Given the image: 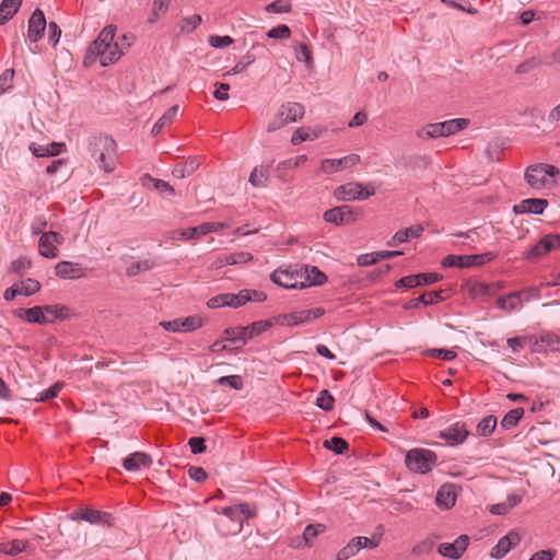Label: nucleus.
Here are the masks:
<instances>
[{
    "label": "nucleus",
    "mask_w": 560,
    "mask_h": 560,
    "mask_svg": "<svg viewBox=\"0 0 560 560\" xmlns=\"http://www.w3.org/2000/svg\"><path fill=\"white\" fill-rule=\"evenodd\" d=\"M423 233V226L420 224L412 225L407 229L397 231L394 236L387 242L388 246H396L400 243L407 242L409 238L420 237Z\"/></svg>",
    "instance_id": "nucleus-24"
},
{
    "label": "nucleus",
    "mask_w": 560,
    "mask_h": 560,
    "mask_svg": "<svg viewBox=\"0 0 560 560\" xmlns=\"http://www.w3.org/2000/svg\"><path fill=\"white\" fill-rule=\"evenodd\" d=\"M145 182H150L152 183L153 185V188L159 192L161 194L162 196H164L165 194L170 195V196H174L175 195V189L173 186H171L165 180H162V179H158V178H153L150 174H144L143 177H142V184L145 185Z\"/></svg>",
    "instance_id": "nucleus-37"
},
{
    "label": "nucleus",
    "mask_w": 560,
    "mask_h": 560,
    "mask_svg": "<svg viewBox=\"0 0 560 560\" xmlns=\"http://www.w3.org/2000/svg\"><path fill=\"white\" fill-rule=\"evenodd\" d=\"M469 545V537L467 535L458 536L453 542H442L438 547V552L450 559H459Z\"/></svg>",
    "instance_id": "nucleus-11"
},
{
    "label": "nucleus",
    "mask_w": 560,
    "mask_h": 560,
    "mask_svg": "<svg viewBox=\"0 0 560 560\" xmlns=\"http://www.w3.org/2000/svg\"><path fill=\"white\" fill-rule=\"evenodd\" d=\"M560 249V234H546L527 253V259H539L546 254Z\"/></svg>",
    "instance_id": "nucleus-7"
},
{
    "label": "nucleus",
    "mask_w": 560,
    "mask_h": 560,
    "mask_svg": "<svg viewBox=\"0 0 560 560\" xmlns=\"http://www.w3.org/2000/svg\"><path fill=\"white\" fill-rule=\"evenodd\" d=\"M15 284L18 287V290L20 291V295L24 296L33 295L40 290V283L32 278H27L25 280L16 282Z\"/></svg>",
    "instance_id": "nucleus-42"
},
{
    "label": "nucleus",
    "mask_w": 560,
    "mask_h": 560,
    "mask_svg": "<svg viewBox=\"0 0 560 560\" xmlns=\"http://www.w3.org/2000/svg\"><path fill=\"white\" fill-rule=\"evenodd\" d=\"M63 385H65L63 382H56L49 388L42 392L39 397L36 400L47 401L49 399L57 397L58 394L60 393V390L62 389Z\"/></svg>",
    "instance_id": "nucleus-56"
},
{
    "label": "nucleus",
    "mask_w": 560,
    "mask_h": 560,
    "mask_svg": "<svg viewBox=\"0 0 560 560\" xmlns=\"http://www.w3.org/2000/svg\"><path fill=\"white\" fill-rule=\"evenodd\" d=\"M469 436V431L465 422L456 421L447 428L441 430L438 438L445 441L448 446H457L463 444Z\"/></svg>",
    "instance_id": "nucleus-8"
},
{
    "label": "nucleus",
    "mask_w": 560,
    "mask_h": 560,
    "mask_svg": "<svg viewBox=\"0 0 560 560\" xmlns=\"http://www.w3.org/2000/svg\"><path fill=\"white\" fill-rule=\"evenodd\" d=\"M32 266L31 260L25 257H20L11 262L10 271L14 273H23L25 270L30 269Z\"/></svg>",
    "instance_id": "nucleus-60"
},
{
    "label": "nucleus",
    "mask_w": 560,
    "mask_h": 560,
    "mask_svg": "<svg viewBox=\"0 0 560 560\" xmlns=\"http://www.w3.org/2000/svg\"><path fill=\"white\" fill-rule=\"evenodd\" d=\"M495 255L491 252L475 255H447L443 261V267L470 268L482 266L492 261Z\"/></svg>",
    "instance_id": "nucleus-5"
},
{
    "label": "nucleus",
    "mask_w": 560,
    "mask_h": 560,
    "mask_svg": "<svg viewBox=\"0 0 560 560\" xmlns=\"http://www.w3.org/2000/svg\"><path fill=\"white\" fill-rule=\"evenodd\" d=\"M278 167L279 166L275 168L272 164L267 166L261 165L260 167H255L250 173L249 183L255 187L265 186L270 176V172L277 171Z\"/></svg>",
    "instance_id": "nucleus-30"
},
{
    "label": "nucleus",
    "mask_w": 560,
    "mask_h": 560,
    "mask_svg": "<svg viewBox=\"0 0 560 560\" xmlns=\"http://www.w3.org/2000/svg\"><path fill=\"white\" fill-rule=\"evenodd\" d=\"M421 277L419 275H411L400 278L396 281L395 285L396 288H416L420 285L419 279Z\"/></svg>",
    "instance_id": "nucleus-59"
},
{
    "label": "nucleus",
    "mask_w": 560,
    "mask_h": 560,
    "mask_svg": "<svg viewBox=\"0 0 560 560\" xmlns=\"http://www.w3.org/2000/svg\"><path fill=\"white\" fill-rule=\"evenodd\" d=\"M442 294H443L442 290L425 292V293L421 294L419 298L411 300L405 306V308L418 307L420 304H422V305L435 304L444 299Z\"/></svg>",
    "instance_id": "nucleus-31"
},
{
    "label": "nucleus",
    "mask_w": 560,
    "mask_h": 560,
    "mask_svg": "<svg viewBox=\"0 0 560 560\" xmlns=\"http://www.w3.org/2000/svg\"><path fill=\"white\" fill-rule=\"evenodd\" d=\"M171 0H154L152 14L149 18V23H155L160 13H165L168 9Z\"/></svg>",
    "instance_id": "nucleus-54"
},
{
    "label": "nucleus",
    "mask_w": 560,
    "mask_h": 560,
    "mask_svg": "<svg viewBox=\"0 0 560 560\" xmlns=\"http://www.w3.org/2000/svg\"><path fill=\"white\" fill-rule=\"evenodd\" d=\"M360 162V155L349 154L341 159H325L322 161L320 168L327 174L339 172L343 168H348L357 165Z\"/></svg>",
    "instance_id": "nucleus-16"
},
{
    "label": "nucleus",
    "mask_w": 560,
    "mask_h": 560,
    "mask_svg": "<svg viewBox=\"0 0 560 560\" xmlns=\"http://www.w3.org/2000/svg\"><path fill=\"white\" fill-rule=\"evenodd\" d=\"M30 150L35 156L44 158V156H56L58 155V150H50L48 145L37 144L32 142L30 145Z\"/></svg>",
    "instance_id": "nucleus-57"
},
{
    "label": "nucleus",
    "mask_w": 560,
    "mask_h": 560,
    "mask_svg": "<svg viewBox=\"0 0 560 560\" xmlns=\"http://www.w3.org/2000/svg\"><path fill=\"white\" fill-rule=\"evenodd\" d=\"M378 540L374 538H368L358 536L352 538L342 549L337 553V560H348L355 556L362 548L374 549L378 546Z\"/></svg>",
    "instance_id": "nucleus-10"
},
{
    "label": "nucleus",
    "mask_w": 560,
    "mask_h": 560,
    "mask_svg": "<svg viewBox=\"0 0 560 560\" xmlns=\"http://www.w3.org/2000/svg\"><path fill=\"white\" fill-rule=\"evenodd\" d=\"M497 427V418L494 416H487L482 418L477 424V434L480 436H489Z\"/></svg>",
    "instance_id": "nucleus-44"
},
{
    "label": "nucleus",
    "mask_w": 560,
    "mask_h": 560,
    "mask_svg": "<svg viewBox=\"0 0 560 560\" xmlns=\"http://www.w3.org/2000/svg\"><path fill=\"white\" fill-rule=\"evenodd\" d=\"M497 305L501 310L508 312L520 310L523 306V298H521V292L515 291L504 296L498 298Z\"/></svg>",
    "instance_id": "nucleus-27"
},
{
    "label": "nucleus",
    "mask_w": 560,
    "mask_h": 560,
    "mask_svg": "<svg viewBox=\"0 0 560 560\" xmlns=\"http://www.w3.org/2000/svg\"><path fill=\"white\" fill-rule=\"evenodd\" d=\"M209 44L214 48H223L233 44V38L231 36H219V35H210L208 39Z\"/></svg>",
    "instance_id": "nucleus-63"
},
{
    "label": "nucleus",
    "mask_w": 560,
    "mask_h": 560,
    "mask_svg": "<svg viewBox=\"0 0 560 560\" xmlns=\"http://www.w3.org/2000/svg\"><path fill=\"white\" fill-rule=\"evenodd\" d=\"M22 0H2L0 3V25L5 24L18 12Z\"/></svg>",
    "instance_id": "nucleus-33"
},
{
    "label": "nucleus",
    "mask_w": 560,
    "mask_h": 560,
    "mask_svg": "<svg viewBox=\"0 0 560 560\" xmlns=\"http://www.w3.org/2000/svg\"><path fill=\"white\" fill-rule=\"evenodd\" d=\"M468 293L470 298L485 302L494 293V289L491 284L474 282L469 285Z\"/></svg>",
    "instance_id": "nucleus-29"
},
{
    "label": "nucleus",
    "mask_w": 560,
    "mask_h": 560,
    "mask_svg": "<svg viewBox=\"0 0 560 560\" xmlns=\"http://www.w3.org/2000/svg\"><path fill=\"white\" fill-rule=\"evenodd\" d=\"M62 241L63 237L57 232L43 233L38 242L40 255L47 258H56L59 252L56 244H61Z\"/></svg>",
    "instance_id": "nucleus-14"
},
{
    "label": "nucleus",
    "mask_w": 560,
    "mask_h": 560,
    "mask_svg": "<svg viewBox=\"0 0 560 560\" xmlns=\"http://www.w3.org/2000/svg\"><path fill=\"white\" fill-rule=\"evenodd\" d=\"M283 114H285V121L295 122L299 119L303 118L305 114L304 106L295 102L288 103V105L285 106V112H282V115Z\"/></svg>",
    "instance_id": "nucleus-41"
},
{
    "label": "nucleus",
    "mask_w": 560,
    "mask_h": 560,
    "mask_svg": "<svg viewBox=\"0 0 560 560\" xmlns=\"http://www.w3.org/2000/svg\"><path fill=\"white\" fill-rule=\"evenodd\" d=\"M46 19L40 9H35L28 20L27 36L32 43L38 42L45 32Z\"/></svg>",
    "instance_id": "nucleus-17"
},
{
    "label": "nucleus",
    "mask_w": 560,
    "mask_h": 560,
    "mask_svg": "<svg viewBox=\"0 0 560 560\" xmlns=\"http://www.w3.org/2000/svg\"><path fill=\"white\" fill-rule=\"evenodd\" d=\"M202 318L198 315L179 317L173 320H163L160 326L167 331L173 332H189L202 327Z\"/></svg>",
    "instance_id": "nucleus-9"
},
{
    "label": "nucleus",
    "mask_w": 560,
    "mask_h": 560,
    "mask_svg": "<svg viewBox=\"0 0 560 560\" xmlns=\"http://www.w3.org/2000/svg\"><path fill=\"white\" fill-rule=\"evenodd\" d=\"M320 136V132H317L315 130H310L308 128H299L294 131L291 138V143L296 145L300 144L306 140H314L317 139Z\"/></svg>",
    "instance_id": "nucleus-43"
},
{
    "label": "nucleus",
    "mask_w": 560,
    "mask_h": 560,
    "mask_svg": "<svg viewBox=\"0 0 560 560\" xmlns=\"http://www.w3.org/2000/svg\"><path fill=\"white\" fill-rule=\"evenodd\" d=\"M540 66L541 61L538 58L533 57L518 65L515 69V72L517 74L528 73L535 69H538Z\"/></svg>",
    "instance_id": "nucleus-55"
},
{
    "label": "nucleus",
    "mask_w": 560,
    "mask_h": 560,
    "mask_svg": "<svg viewBox=\"0 0 560 560\" xmlns=\"http://www.w3.org/2000/svg\"><path fill=\"white\" fill-rule=\"evenodd\" d=\"M155 266V262L151 259H144L141 261L132 262L127 269L126 273L129 277H135L141 271L151 270Z\"/></svg>",
    "instance_id": "nucleus-47"
},
{
    "label": "nucleus",
    "mask_w": 560,
    "mask_h": 560,
    "mask_svg": "<svg viewBox=\"0 0 560 560\" xmlns=\"http://www.w3.org/2000/svg\"><path fill=\"white\" fill-rule=\"evenodd\" d=\"M539 342L551 351L560 352V337L556 334L545 332L539 337Z\"/></svg>",
    "instance_id": "nucleus-51"
},
{
    "label": "nucleus",
    "mask_w": 560,
    "mask_h": 560,
    "mask_svg": "<svg viewBox=\"0 0 560 560\" xmlns=\"http://www.w3.org/2000/svg\"><path fill=\"white\" fill-rule=\"evenodd\" d=\"M326 526L323 524H311L307 525L303 532L302 538H298L296 544L292 545L296 548L308 547L313 545L314 539L322 533H324Z\"/></svg>",
    "instance_id": "nucleus-25"
},
{
    "label": "nucleus",
    "mask_w": 560,
    "mask_h": 560,
    "mask_svg": "<svg viewBox=\"0 0 560 560\" xmlns=\"http://www.w3.org/2000/svg\"><path fill=\"white\" fill-rule=\"evenodd\" d=\"M524 415L523 408H514L510 410L501 420V427L505 430H510L517 425Z\"/></svg>",
    "instance_id": "nucleus-40"
},
{
    "label": "nucleus",
    "mask_w": 560,
    "mask_h": 560,
    "mask_svg": "<svg viewBox=\"0 0 560 560\" xmlns=\"http://www.w3.org/2000/svg\"><path fill=\"white\" fill-rule=\"evenodd\" d=\"M28 545L27 540L14 539L9 542H0V552L9 556H18L26 549Z\"/></svg>",
    "instance_id": "nucleus-38"
},
{
    "label": "nucleus",
    "mask_w": 560,
    "mask_h": 560,
    "mask_svg": "<svg viewBox=\"0 0 560 560\" xmlns=\"http://www.w3.org/2000/svg\"><path fill=\"white\" fill-rule=\"evenodd\" d=\"M18 316L28 323H35L39 325L52 323L44 313V306H33L30 308L18 310Z\"/></svg>",
    "instance_id": "nucleus-22"
},
{
    "label": "nucleus",
    "mask_w": 560,
    "mask_h": 560,
    "mask_svg": "<svg viewBox=\"0 0 560 560\" xmlns=\"http://www.w3.org/2000/svg\"><path fill=\"white\" fill-rule=\"evenodd\" d=\"M222 513L228 516L231 521L236 522V526L233 530V534H237L243 528V522L245 520L252 518L255 516V512L250 510V508L245 504H237L233 506H226L222 510Z\"/></svg>",
    "instance_id": "nucleus-13"
},
{
    "label": "nucleus",
    "mask_w": 560,
    "mask_h": 560,
    "mask_svg": "<svg viewBox=\"0 0 560 560\" xmlns=\"http://www.w3.org/2000/svg\"><path fill=\"white\" fill-rule=\"evenodd\" d=\"M243 294L247 302H264L267 299V294L264 291L243 289Z\"/></svg>",
    "instance_id": "nucleus-64"
},
{
    "label": "nucleus",
    "mask_w": 560,
    "mask_h": 560,
    "mask_svg": "<svg viewBox=\"0 0 560 560\" xmlns=\"http://www.w3.org/2000/svg\"><path fill=\"white\" fill-rule=\"evenodd\" d=\"M270 320H259L255 322L252 325L247 326V338H253L255 336L260 335L261 332L266 331L268 328L271 327Z\"/></svg>",
    "instance_id": "nucleus-53"
},
{
    "label": "nucleus",
    "mask_w": 560,
    "mask_h": 560,
    "mask_svg": "<svg viewBox=\"0 0 560 560\" xmlns=\"http://www.w3.org/2000/svg\"><path fill=\"white\" fill-rule=\"evenodd\" d=\"M432 548L433 541L430 539H424L412 547L411 553L416 557L423 556L429 553Z\"/></svg>",
    "instance_id": "nucleus-62"
},
{
    "label": "nucleus",
    "mask_w": 560,
    "mask_h": 560,
    "mask_svg": "<svg viewBox=\"0 0 560 560\" xmlns=\"http://www.w3.org/2000/svg\"><path fill=\"white\" fill-rule=\"evenodd\" d=\"M456 497L455 486L445 483L438 490L435 502L439 508L448 510L455 505Z\"/></svg>",
    "instance_id": "nucleus-21"
},
{
    "label": "nucleus",
    "mask_w": 560,
    "mask_h": 560,
    "mask_svg": "<svg viewBox=\"0 0 560 560\" xmlns=\"http://www.w3.org/2000/svg\"><path fill=\"white\" fill-rule=\"evenodd\" d=\"M215 383L220 386H230L240 390L244 386L243 377L241 375H228L219 377Z\"/></svg>",
    "instance_id": "nucleus-50"
},
{
    "label": "nucleus",
    "mask_w": 560,
    "mask_h": 560,
    "mask_svg": "<svg viewBox=\"0 0 560 560\" xmlns=\"http://www.w3.org/2000/svg\"><path fill=\"white\" fill-rule=\"evenodd\" d=\"M152 465V458L144 452L131 453L122 460V466L128 471H137L141 467L149 468Z\"/></svg>",
    "instance_id": "nucleus-20"
},
{
    "label": "nucleus",
    "mask_w": 560,
    "mask_h": 560,
    "mask_svg": "<svg viewBox=\"0 0 560 560\" xmlns=\"http://www.w3.org/2000/svg\"><path fill=\"white\" fill-rule=\"evenodd\" d=\"M334 195L339 200H365L375 195V187L372 184L347 183L337 187Z\"/></svg>",
    "instance_id": "nucleus-4"
},
{
    "label": "nucleus",
    "mask_w": 560,
    "mask_h": 560,
    "mask_svg": "<svg viewBox=\"0 0 560 560\" xmlns=\"http://www.w3.org/2000/svg\"><path fill=\"white\" fill-rule=\"evenodd\" d=\"M222 223H215V222H207L202 223L198 226H191L186 230L180 231V238L182 240H192V238H200L201 236H205L212 232H218L222 229Z\"/></svg>",
    "instance_id": "nucleus-19"
},
{
    "label": "nucleus",
    "mask_w": 560,
    "mask_h": 560,
    "mask_svg": "<svg viewBox=\"0 0 560 560\" xmlns=\"http://www.w3.org/2000/svg\"><path fill=\"white\" fill-rule=\"evenodd\" d=\"M512 548V542L509 536H505L499 540V542L492 548L491 557L500 559L504 557Z\"/></svg>",
    "instance_id": "nucleus-49"
},
{
    "label": "nucleus",
    "mask_w": 560,
    "mask_h": 560,
    "mask_svg": "<svg viewBox=\"0 0 560 560\" xmlns=\"http://www.w3.org/2000/svg\"><path fill=\"white\" fill-rule=\"evenodd\" d=\"M116 31V25L105 26L89 46L85 61L90 58L100 57L101 65L106 67L119 60L124 55V48L120 47L118 42H114Z\"/></svg>",
    "instance_id": "nucleus-1"
},
{
    "label": "nucleus",
    "mask_w": 560,
    "mask_h": 560,
    "mask_svg": "<svg viewBox=\"0 0 560 560\" xmlns=\"http://www.w3.org/2000/svg\"><path fill=\"white\" fill-rule=\"evenodd\" d=\"M334 402H335V398L327 389H323L316 399V405L325 411L332 410Z\"/></svg>",
    "instance_id": "nucleus-52"
},
{
    "label": "nucleus",
    "mask_w": 560,
    "mask_h": 560,
    "mask_svg": "<svg viewBox=\"0 0 560 560\" xmlns=\"http://www.w3.org/2000/svg\"><path fill=\"white\" fill-rule=\"evenodd\" d=\"M56 276L61 279H77L83 276L80 264L72 261H60L55 267Z\"/></svg>",
    "instance_id": "nucleus-23"
},
{
    "label": "nucleus",
    "mask_w": 560,
    "mask_h": 560,
    "mask_svg": "<svg viewBox=\"0 0 560 560\" xmlns=\"http://www.w3.org/2000/svg\"><path fill=\"white\" fill-rule=\"evenodd\" d=\"M224 334L226 336V340L233 343L235 348H240L245 345L247 339V328L244 327L226 328Z\"/></svg>",
    "instance_id": "nucleus-36"
},
{
    "label": "nucleus",
    "mask_w": 560,
    "mask_h": 560,
    "mask_svg": "<svg viewBox=\"0 0 560 560\" xmlns=\"http://www.w3.org/2000/svg\"><path fill=\"white\" fill-rule=\"evenodd\" d=\"M422 139L445 137L441 122L429 124L418 132Z\"/></svg>",
    "instance_id": "nucleus-46"
},
{
    "label": "nucleus",
    "mask_w": 560,
    "mask_h": 560,
    "mask_svg": "<svg viewBox=\"0 0 560 560\" xmlns=\"http://www.w3.org/2000/svg\"><path fill=\"white\" fill-rule=\"evenodd\" d=\"M324 219L329 223L339 225L354 222L357 215L351 207L343 205L325 211Z\"/></svg>",
    "instance_id": "nucleus-15"
},
{
    "label": "nucleus",
    "mask_w": 560,
    "mask_h": 560,
    "mask_svg": "<svg viewBox=\"0 0 560 560\" xmlns=\"http://www.w3.org/2000/svg\"><path fill=\"white\" fill-rule=\"evenodd\" d=\"M469 124L468 119L465 118H454L445 121H441L444 136H451L454 135L463 129H465Z\"/></svg>",
    "instance_id": "nucleus-39"
},
{
    "label": "nucleus",
    "mask_w": 560,
    "mask_h": 560,
    "mask_svg": "<svg viewBox=\"0 0 560 560\" xmlns=\"http://www.w3.org/2000/svg\"><path fill=\"white\" fill-rule=\"evenodd\" d=\"M199 166V159L192 158L185 162L177 163L172 171V175L176 178H185L187 176H190L195 171H197Z\"/></svg>",
    "instance_id": "nucleus-28"
},
{
    "label": "nucleus",
    "mask_w": 560,
    "mask_h": 560,
    "mask_svg": "<svg viewBox=\"0 0 560 560\" xmlns=\"http://www.w3.org/2000/svg\"><path fill=\"white\" fill-rule=\"evenodd\" d=\"M305 281L300 283V288L311 285H322L327 281V276L315 266H305Z\"/></svg>",
    "instance_id": "nucleus-26"
},
{
    "label": "nucleus",
    "mask_w": 560,
    "mask_h": 560,
    "mask_svg": "<svg viewBox=\"0 0 560 560\" xmlns=\"http://www.w3.org/2000/svg\"><path fill=\"white\" fill-rule=\"evenodd\" d=\"M44 313L49 319H68L71 315V310L66 305L49 304L44 306Z\"/></svg>",
    "instance_id": "nucleus-34"
},
{
    "label": "nucleus",
    "mask_w": 560,
    "mask_h": 560,
    "mask_svg": "<svg viewBox=\"0 0 560 560\" xmlns=\"http://www.w3.org/2000/svg\"><path fill=\"white\" fill-rule=\"evenodd\" d=\"M324 447L341 455L349 448V443L342 438L334 436L330 440L324 441Z\"/></svg>",
    "instance_id": "nucleus-45"
},
{
    "label": "nucleus",
    "mask_w": 560,
    "mask_h": 560,
    "mask_svg": "<svg viewBox=\"0 0 560 560\" xmlns=\"http://www.w3.org/2000/svg\"><path fill=\"white\" fill-rule=\"evenodd\" d=\"M548 207V201L541 198H529L524 199L521 202L513 206V211L516 214L533 213L541 214Z\"/></svg>",
    "instance_id": "nucleus-18"
},
{
    "label": "nucleus",
    "mask_w": 560,
    "mask_h": 560,
    "mask_svg": "<svg viewBox=\"0 0 560 560\" xmlns=\"http://www.w3.org/2000/svg\"><path fill=\"white\" fill-rule=\"evenodd\" d=\"M293 54L299 62H303L307 69H312L314 61L312 50L305 43H295L293 45Z\"/></svg>",
    "instance_id": "nucleus-32"
},
{
    "label": "nucleus",
    "mask_w": 560,
    "mask_h": 560,
    "mask_svg": "<svg viewBox=\"0 0 560 560\" xmlns=\"http://www.w3.org/2000/svg\"><path fill=\"white\" fill-rule=\"evenodd\" d=\"M559 174V170L550 164H535L526 168L525 179L534 189H541L546 186L547 177H553Z\"/></svg>",
    "instance_id": "nucleus-6"
},
{
    "label": "nucleus",
    "mask_w": 560,
    "mask_h": 560,
    "mask_svg": "<svg viewBox=\"0 0 560 560\" xmlns=\"http://www.w3.org/2000/svg\"><path fill=\"white\" fill-rule=\"evenodd\" d=\"M202 19L199 14H192L182 20V30L184 32H192L200 23Z\"/></svg>",
    "instance_id": "nucleus-61"
},
{
    "label": "nucleus",
    "mask_w": 560,
    "mask_h": 560,
    "mask_svg": "<svg viewBox=\"0 0 560 560\" xmlns=\"http://www.w3.org/2000/svg\"><path fill=\"white\" fill-rule=\"evenodd\" d=\"M89 152L104 172H113L117 162V143L106 135L98 133L89 140Z\"/></svg>",
    "instance_id": "nucleus-2"
},
{
    "label": "nucleus",
    "mask_w": 560,
    "mask_h": 560,
    "mask_svg": "<svg viewBox=\"0 0 560 560\" xmlns=\"http://www.w3.org/2000/svg\"><path fill=\"white\" fill-rule=\"evenodd\" d=\"M311 313L305 310L292 312L289 315L282 316V319L287 322L288 325H301L310 322Z\"/></svg>",
    "instance_id": "nucleus-48"
},
{
    "label": "nucleus",
    "mask_w": 560,
    "mask_h": 560,
    "mask_svg": "<svg viewBox=\"0 0 560 560\" xmlns=\"http://www.w3.org/2000/svg\"><path fill=\"white\" fill-rule=\"evenodd\" d=\"M179 110L178 105H174L167 109V112L154 124L152 128V135L156 136L163 131V129L171 125Z\"/></svg>",
    "instance_id": "nucleus-35"
},
{
    "label": "nucleus",
    "mask_w": 560,
    "mask_h": 560,
    "mask_svg": "<svg viewBox=\"0 0 560 560\" xmlns=\"http://www.w3.org/2000/svg\"><path fill=\"white\" fill-rule=\"evenodd\" d=\"M73 518H80L91 524H102L107 527L114 525V516L110 513L91 508H83L75 511Z\"/></svg>",
    "instance_id": "nucleus-12"
},
{
    "label": "nucleus",
    "mask_w": 560,
    "mask_h": 560,
    "mask_svg": "<svg viewBox=\"0 0 560 560\" xmlns=\"http://www.w3.org/2000/svg\"><path fill=\"white\" fill-rule=\"evenodd\" d=\"M14 73L13 69H5L0 75V95L12 88Z\"/></svg>",
    "instance_id": "nucleus-58"
},
{
    "label": "nucleus",
    "mask_w": 560,
    "mask_h": 560,
    "mask_svg": "<svg viewBox=\"0 0 560 560\" xmlns=\"http://www.w3.org/2000/svg\"><path fill=\"white\" fill-rule=\"evenodd\" d=\"M438 463V455L427 448L409 450L405 457L406 467L415 474L425 475L430 472Z\"/></svg>",
    "instance_id": "nucleus-3"
}]
</instances>
